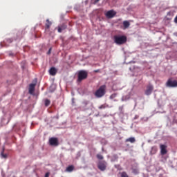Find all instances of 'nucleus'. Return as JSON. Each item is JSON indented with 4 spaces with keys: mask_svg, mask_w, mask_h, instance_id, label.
<instances>
[{
    "mask_svg": "<svg viewBox=\"0 0 177 177\" xmlns=\"http://www.w3.org/2000/svg\"><path fill=\"white\" fill-rule=\"evenodd\" d=\"M107 163L104 161H100L98 163V168L100 171H105Z\"/></svg>",
    "mask_w": 177,
    "mask_h": 177,
    "instance_id": "obj_6",
    "label": "nucleus"
},
{
    "mask_svg": "<svg viewBox=\"0 0 177 177\" xmlns=\"http://www.w3.org/2000/svg\"><path fill=\"white\" fill-rule=\"evenodd\" d=\"M1 157H2V158H8V155L7 154H4L3 152H1Z\"/></svg>",
    "mask_w": 177,
    "mask_h": 177,
    "instance_id": "obj_20",
    "label": "nucleus"
},
{
    "mask_svg": "<svg viewBox=\"0 0 177 177\" xmlns=\"http://www.w3.org/2000/svg\"><path fill=\"white\" fill-rule=\"evenodd\" d=\"M121 177H129V176H128V174H127V173L122 172L121 174Z\"/></svg>",
    "mask_w": 177,
    "mask_h": 177,
    "instance_id": "obj_22",
    "label": "nucleus"
},
{
    "mask_svg": "<svg viewBox=\"0 0 177 177\" xmlns=\"http://www.w3.org/2000/svg\"><path fill=\"white\" fill-rule=\"evenodd\" d=\"M157 151V149L156 147H152L151 151V154H154Z\"/></svg>",
    "mask_w": 177,
    "mask_h": 177,
    "instance_id": "obj_18",
    "label": "nucleus"
},
{
    "mask_svg": "<svg viewBox=\"0 0 177 177\" xmlns=\"http://www.w3.org/2000/svg\"><path fill=\"white\" fill-rule=\"evenodd\" d=\"M99 1H100V0H95L94 3H97V2H99Z\"/></svg>",
    "mask_w": 177,
    "mask_h": 177,
    "instance_id": "obj_27",
    "label": "nucleus"
},
{
    "mask_svg": "<svg viewBox=\"0 0 177 177\" xmlns=\"http://www.w3.org/2000/svg\"><path fill=\"white\" fill-rule=\"evenodd\" d=\"M95 73H99V70L94 71Z\"/></svg>",
    "mask_w": 177,
    "mask_h": 177,
    "instance_id": "obj_28",
    "label": "nucleus"
},
{
    "mask_svg": "<svg viewBox=\"0 0 177 177\" xmlns=\"http://www.w3.org/2000/svg\"><path fill=\"white\" fill-rule=\"evenodd\" d=\"M67 28V25L66 24H63L58 26V32H62V31H64V30H66Z\"/></svg>",
    "mask_w": 177,
    "mask_h": 177,
    "instance_id": "obj_12",
    "label": "nucleus"
},
{
    "mask_svg": "<svg viewBox=\"0 0 177 177\" xmlns=\"http://www.w3.org/2000/svg\"><path fill=\"white\" fill-rule=\"evenodd\" d=\"M106 16L109 19H111L112 17H114V16H115V12H114L113 10H109L106 13Z\"/></svg>",
    "mask_w": 177,
    "mask_h": 177,
    "instance_id": "obj_8",
    "label": "nucleus"
},
{
    "mask_svg": "<svg viewBox=\"0 0 177 177\" xmlns=\"http://www.w3.org/2000/svg\"><path fill=\"white\" fill-rule=\"evenodd\" d=\"M73 169H74L73 166H69L66 168V171L67 172H73Z\"/></svg>",
    "mask_w": 177,
    "mask_h": 177,
    "instance_id": "obj_16",
    "label": "nucleus"
},
{
    "mask_svg": "<svg viewBox=\"0 0 177 177\" xmlns=\"http://www.w3.org/2000/svg\"><path fill=\"white\" fill-rule=\"evenodd\" d=\"M126 142H130V143H135L136 140H135V138L131 137V138H127L126 140Z\"/></svg>",
    "mask_w": 177,
    "mask_h": 177,
    "instance_id": "obj_15",
    "label": "nucleus"
},
{
    "mask_svg": "<svg viewBox=\"0 0 177 177\" xmlns=\"http://www.w3.org/2000/svg\"><path fill=\"white\" fill-rule=\"evenodd\" d=\"M34 91H35V84H30L29 86V93L32 95Z\"/></svg>",
    "mask_w": 177,
    "mask_h": 177,
    "instance_id": "obj_11",
    "label": "nucleus"
},
{
    "mask_svg": "<svg viewBox=\"0 0 177 177\" xmlns=\"http://www.w3.org/2000/svg\"><path fill=\"white\" fill-rule=\"evenodd\" d=\"M97 158H98V160H103V156L98 154L97 155Z\"/></svg>",
    "mask_w": 177,
    "mask_h": 177,
    "instance_id": "obj_21",
    "label": "nucleus"
},
{
    "mask_svg": "<svg viewBox=\"0 0 177 177\" xmlns=\"http://www.w3.org/2000/svg\"><path fill=\"white\" fill-rule=\"evenodd\" d=\"M49 143L51 146H58L59 140L56 138H51L49 140Z\"/></svg>",
    "mask_w": 177,
    "mask_h": 177,
    "instance_id": "obj_7",
    "label": "nucleus"
},
{
    "mask_svg": "<svg viewBox=\"0 0 177 177\" xmlns=\"http://www.w3.org/2000/svg\"><path fill=\"white\" fill-rule=\"evenodd\" d=\"M44 104L46 106V107H48V106H49V104H50V100L46 99L44 100Z\"/></svg>",
    "mask_w": 177,
    "mask_h": 177,
    "instance_id": "obj_17",
    "label": "nucleus"
},
{
    "mask_svg": "<svg viewBox=\"0 0 177 177\" xmlns=\"http://www.w3.org/2000/svg\"><path fill=\"white\" fill-rule=\"evenodd\" d=\"M51 50H52V48H50L49 50H48V55H50Z\"/></svg>",
    "mask_w": 177,
    "mask_h": 177,
    "instance_id": "obj_25",
    "label": "nucleus"
},
{
    "mask_svg": "<svg viewBox=\"0 0 177 177\" xmlns=\"http://www.w3.org/2000/svg\"><path fill=\"white\" fill-rule=\"evenodd\" d=\"M153 89L154 87L153 86V85L149 84L147 86V89L145 90V95H147V96H149V95L153 93Z\"/></svg>",
    "mask_w": 177,
    "mask_h": 177,
    "instance_id": "obj_5",
    "label": "nucleus"
},
{
    "mask_svg": "<svg viewBox=\"0 0 177 177\" xmlns=\"http://www.w3.org/2000/svg\"><path fill=\"white\" fill-rule=\"evenodd\" d=\"M95 97H103L106 95V85L101 86L94 93Z\"/></svg>",
    "mask_w": 177,
    "mask_h": 177,
    "instance_id": "obj_2",
    "label": "nucleus"
},
{
    "mask_svg": "<svg viewBox=\"0 0 177 177\" xmlns=\"http://www.w3.org/2000/svg\"><path fill=\"white\" fill-rule=\"evenodd\" d=\"M129 26H131V24L128 21H123V30H127V28H129Z\"/></svg>",
    "mask_w": 177,
    "mask_h": 177,
    "instance_id": "obj_13",
    "label": "nucleus"
},
{
    "mask_svg": "<svg viewBox=\"0 0 177 177\" xmlns=\"http://www.w3.org/2000/svg\"><path fill=\"white\" fill-rule=\"evenodd\" d=\"M165 85L167 88H177V80L169 78Z\"/></svg>",
    "mask_w": 177,
    "mask_h": 177,
    "instance_id": "obj_4",
    "label": "nucleus"
},
{
    "mask_svg": "<svg viewBox=\"0 0 177 177\" xmlns=\"http://www.w3.org/2000/svg\"><path fill=\"white\" fill-rule=\"evenodd\" d=\"M2 122H5L3 121V120H2Z\"/></svg>",
    "mask_w": 177,
    "mask_h": 177,
    "instance_id": "obj_29",
    "label": "nucleus"
},
{
    "mask_svg": "<svg viewBox=\"0 0 177 177\" xmlns=\"http://www.w3.org/2000/svg\"><path fill=\"white\" fill-rule=\"evenodd\" d=\"M106 107H107V105L106 104H103V105H101L100 106H99V109L100 110L103 109H106Z\"/></svg>",
    "mask_w": 177,
    "mask_h": 177,
    "instance_id": "obj_19",
    "label": "nucleus"
},
{
    "mask_svg": "<svg viewBox=\"0 0 177 177\" xmlns=\"http://www.w3.org/2000/svg\"><path fill=\"white\" fill-rule=\"evenodd\" d=\"M127 39L125 35H115L113 36V41L116 45H124L127 44Z\"/></svg>",
    "mask_w": 177,
    "mask_h": 177,
    "instance_id": "obj_1",
    "label": "nucleus"
},
{
    "mask_svg": "<svg viewBox=\"0 0 177 177\" xmlns=\"http://www.w3.org/2000/svg\"><path fill=\"white\" fill-rule=\"evenodd\" d=\"M50 26H52V22H50L49 19H46V30H49V28H50Z\"/></svg>",
    "mask_w": 177,
    "mask_h": 177,
    "instance_id": "obj_14",
    "label": "nucleus"
},
{
    "mask_svg": "<svg viewBox=\"0 0 177 177\" xmlns=\"http://www.w3.org/2000/svg\"><path fill=\"white\" fill-rule=\"evenodd\" d=\"M160 153L162 156L167 154V147L164 145H160Z\"/></svg>",
    "mask_w": 177,
    "mask_h": 177,
    "instance_id": "obj_10",
    "label": "nucleus"
},
{
    "mask_svg": "<svg viewBox=\"0 0 177 177\" xmlns=\"http://www.w3.org/2000/svg\"><path fill=\"white\" fill-rule=\"evenodd\" d=\"M88 78V71L81 70L77 73V82H82Z\"/></svg>",
    "mask_w": 177,
    "mask_h": 177,
    "instance_id": "obj_3",
    "label": "nucleus"
},
{
    "mask_svg": "<svg viewBox=\"0 0 177 177\" xmlns=\"http://www.w3.org/2000/svg\"><path fill=\"white\" fill-rule=\"evenodd\" d=\"M44 177H49V173H46Z\"/></svg>",
    "mask_w": 177,
    "mask_h": 177,
    "instance_id": "obj_26",
    "label": "nucleus"
},
{
    "mask_svg": "<svg viewBox=\"0 0 177 177\" xmlns=\"http://www.w3.org/2000/svg\"><path fill=\"white\" fill-rule=\"evenodd\" d=\"M113 97H115V94H112V95L110 96V98H111V99H113Z\"/></svg>",
    "mask_w": 177,
    "mask_h": 177,
    "instance_id": "obj_24",
    "label": "nucleus"
},
{
    "mask_svg": "<svg viewBox=\"0 0 177 177\" xmlns=\"http://www.w3.org/2000/svg\"><path fill=\"white\" fill-rule=\"evenodd\" d=\"M6 119L8 120L6 124H8L9 122V118L8 116L5 115L4 116V120H6Z\"/></svg>",
    "mask_w": 177,
    "mask_h": 177,
    "instance_id": "obj_23",
    "label": "nucleus"
},
{
    "mask_svg": "<svg viewBox=\"0 0 177 177\" xmlns=\"http://www.w3.org/2000/svg\"><path fill=\"white\" fill-rule=\"evenodd\" d=\"M50 75L55 76L56 74H57V69L55 67H51L49 70Z\"/></svg>",
    "mask_w": 177,
    "mask_h": 177,
    "instance_id": "obj_9",
    "label": "nucleus"
}]
</instances>
